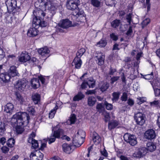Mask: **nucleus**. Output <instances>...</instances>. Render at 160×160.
<instances>
[{
    "instance_id": "37998d69",
    "label": "nucleus",
    "mask_w": 160,
    "mask_h": 160,
    "mask_svg": "<svg viewBox=\"0 0 160 160\" xmlns=\"http://www.w3.org/2000/svg\"><path fill=\"white\" fill-rule=\"evenodd\" d=\"M104 104L105 106L106 109L108 110H111L113 109V105L112 104L108 103L105 101L104 102Z\"/></svg>"
},
{
    "instance_id": "cd10ccee",
    "label": "nucleus",
    "mask_w": 160,
    "mask_h": 160,
    "mask_svg": "<svg viewBox=\"0 0 160 160\" xmlns=\"http://www.w3.org/2000/svg\"><path fill=\"white\" fill-rule=\"evenodd\" d=\"M88 85L89 88H93L95 86V80L92 78H90L85 80Z\"/></svg>"
},
{
    "instance_id": "69168bd1",
    "label": "nucleus",
    "mask_w": 160,
    "mask_h": 160,
    "mask_svg": "<svg viewBox=\"0 0 160 160\" xmlns=\"http://www.w3.org/2000/svg\"><path fill=\"white\" fill-rule=\"evenodd\" d=\"M111 38L113 39V40L116 41L118 39V37L115 35L114 33H112L110 35Z\"/></svg>"
},
{
    "instance_id": "58836bf2",
    "label": "nucleus",
    "mask_w": 160,
    "mask_h": 160,
    "mask_svg": "<svg viewBox=\"0 0 160 160\" xmlns=\"http://www.w3.org/2000/svg\"><path fill=\"white\" fill-rule=\"evenodd\" d=\"M98 112L99 113H102L105 110L104 107L102 103H99L97 105L96 108Z\"/></svg>"
},
{
    "instance_id": "49530a36",
    "label": "nucleus",
    "mask_w": 160,
    "mask_h": 160,
    "mask_svg": "<svg viewBox=\"0 0 160 160\" xmlns=\"http://www.w3.org/2000/svg\"><path fill=\"white\" fill-rule=\"evenodd\" d=\"M132 13H129V14H127L126 16V19L127 22L128 23V25H130L131 22H132Z\"/></svg>"
},
{
    "instance_id": "a878e982",
    "label": "nucleus",
    "mask_w": 160,
    "mask_h": 160,
    "mask_svg": "<svg viewBox=\"0 0 160 160\" xmlns=\"http://www.w3.org/2000/svg\"><path fill=\"white\" fill-rule=\"evenodd\" d=\"M156 147L154 143L152 142H149L147 144V149L148 151L150 152L154 151L156 149Z\"/></svg>"
},
{
    "instance_id": "680f3d73",
    "label": "nucleus",
    "mask_w": 160,
    "mask_h": 160,
    "mask_svg": "<svg viewBox=\"0 0 160 160\" xmlns=\"http://www.w3.org/2000/svg\"><path fill=\"white\" fill-rule=\"evenodd\" d=\"M129 26L128 30L126 33V35L128 36L131 35L132 32V26H131V24Z\"/></svg>"
},
{
    "instance_id": "338daca9",
    "label": "nucleus",
    "mask_w": 160,
    "mask_h": 160,
    "mask_svg": "<svg viewBox=\"0 0 160 160\" xmlns=\"http://www.w3.org/2000/svg\"><path fill=\"white\" fill-rule=\"evenodd\" d=\"M119 78L118 76H115L112 77L111 79V83L113 84L114 82L117 81Z\"/></svg>"
},
{
    "instance_id": "aec40b11",
    "label": "nucleus",
    "mask_w": 160,
    "mask_h": 160,
    "mask_svg": "<svg viewBox=\"0 0 160 160\" xmlns=\"http://www.w3.org/2000/svg\"><path fill=\"white\" fill-rule=\"evenodd\" d=\"M30 60V57L28 54L25 52L22 53L19 58V60L21 62H25Z\"/></svg>"
},
{
    "instance_id": "f3484780",
    "label": "nucleus",
    "mask_w": 160,
    "mask_h": 160,
    "mask_svg": "<svg viewBox=\"0 0 160 160\" xmlns=\"http://www.w3.org/2000/svg\"><path fill=\"white\" fill-rule=\"evenodd\" d=\"M74 10V12H73V14L74 15L82 18V19L81 20H83V22L86 21V15L84 14L83 10L81 9H78L77 8Z\"/></svg>"
},
{
    "instance_id": "c756f323",
    "label": "nucleus",
    "mask_w": 160,
    "mask_h": 160,
    "mask_svg": "<svg viewBox=\"0 0 160 160\" xmlns=\"http://www.w3.org/2000/svg\"><path fill=\"white\" fill-rule=\"evenodd\" d=\"M62 147L64 151L66 153H69L71 152V148L69 145L66 143H64L62 145Z\"/></svg>"
},
{
    "instance_id": "1a4fd4ad",
    "label": "nucleus",
    "mask_w": 160,
    "mask_h": 160,
    "mask_svg": "<svg viewBox=\"0 0 160 160\" xmlns=\"http://www.w3.org/2000/svg\"><path fill=\"white\" fill-rule=\"evenodd\" d=\"M43 157V154L39 150L32 152L30 155L31 160H42Z\"/></svg>"
},
{
    "instance_id": "39448f33",
    "label": "nucleus",
    "mask_w": 160,
    "mask_h": 160,
    "mask_svg": "<svg viewBox=\"0 0 160 160\" xmlns=\"http://www.w3.org/2000/svg\"><path fill=\"white\" fill-rule=\"evenodd\" d=\"M134 118L137 124L142 126L145 122L146 117L145 115L138 112L135 113Z\"/></svg>"
},
{
    "instance_id": "c9c22d12",
    "label": "nucleus",
    "mask_w": 160,
    "mask_h": 160,
    "mask_svg": "<svg viewBox=\"0 0 160 160\" xmlns=\"http://www.w3.org/2000/svg\"><path fill=\"white\" fill-rule=\"evenodd\" d=\"M120 93L118 92H116L113 93L112 95L113 98L112 100L113 102L117 101L119 98Z\"/></svg>"
},
{
    "instance_id": "4c0bfd02",
    "label": "nucleus",
    "mask_w": 160,
    "mask_h": 160,
    "mask_svg": "<svg viewBox=\"0 0 160 160\" xmlns=\"http://www.w3.org/2000/svg\"><path fill=\"white\" fill-rule=\"evenodd\" d=\"M85 52V50L84 48H81L76 53V57L80 58L82 56Z\"/></svg>"
},
{
    "instance_id": "0eeeda50",
    "label": "nucleus",
    "mask_w": 160,
    "mask_h": 160,
    "mask_svg": "<svg viewBox=\"0 0 160 160\" xmlns=\"http://www.w3.org/2000/svg\"><path fill=\"white\" fill-rule=\"evenodd\" d=\"M79 0H67L66 7L68 9L74 10L76 9L79 4Z\"/></svg>"
},
{
    "instance_id": "864d4df0",
    "label": "nucleus",
    "mask_w": 160,
    "mask_h": 160,
    "mask_svg": "<svg viewBox=\"0 0 160 160\" xmlns=\"http://www.w3.org/2000/svg\"><path fill=\"white\" fill-rule=\"evenodd\" d=\"M92 4L94 7H98L99 6L100 2L98 0H92Z\"/></svg>"
},
{
    "instance_id": "f704fd0d",
    "label": "nucleus",
    "mask_w": 160,
    "mask_h": 160,
    "mask_svg": "<svg viewBox=\"0 0 160 160\" xmlns=\"http://www.w3.org/2000/svg\"><path fill=\"white\" fill-rule=\"evenodd\" d=\"M84 97V95L81 92H79L78 94L76 95L73 98V100L74 101H78L81 100Z\"/></svg>"
},
{
    "instance_id": "de8ad7c7",
    "label": "nucleus",
    "mask_w": 160,
    "mask_h": 160,
    "mask_svg": "<svg viewBox=\"0 0 160 160\" xmlns=\"http://www.w3.org/2000/svg\"><path fill=\"white\" fill-rule=\"evenodd\" d=\"M5 131V125L4 123H1L0 126V135H3Z\"/></svg>"
},
{
    "instance_id": "20e7f679",
    "label": "nucleus",
    "mask_w": 160,
    "mask_h": 160,
    "mask_svg": "<svg viewBox=\"0 0 160 160\" xmlns=\"http://www.w3.org/2000/svg\"><path fill=\"white\" fill-rule=\"evenodd\" d=\"M17 2L16 0H8L6 2L7 9L9 12L15 13L19 9L17 6Z\"/></svg>"
},
{
    "instance_id": "9d476101",
    "label": "nucleus",
    "mask_w": 160,
    "mask_h": 160,
    "mask_svg": "<svg viewBox=\"0 0 160 160\" xmlns=\"http://www.w3.org/2000/svg\"><path fill=\"white\" fill-rule=\"evenodd\" d=\"M35 136V133L34 132H32L29 136L28 142L29 143L32 144V147L33 148H37L38 147V143L37 141L33 139Z\"/></svg>"
},
{
    "instance_id": "2f4dec72",
    "label": "nucleus",
    "mask_w": 160,
    "mask_h": 160,
    "mask_svg": "<svg viewBox=\"0 0 160 160\" xmlns=\"http://www.w3.org/2000/svg\"><path fill=\"white\" fill-rule=\"evenodd\" d=\"M96 98L92 97H89L88 99V104L90 106H93L96 102Z\"/></svg>"
},
{
    "instance_id": "09e8293b",
    "label": "nucleus",
    "mask_w": 160,
    "mask_h": 160,
    "mask_svg": "<svg viewBox=\"0 0 160 160\" xmlns=\"http://www.w3.org/2000/svg\"><path fill=\"white\" fill-rule=\"evenodd\" d=\"M109 84L108 83H105L103 84L100 88L102 92L105 91L109 87Z\"/></svg>"
},
{
    "instance_id": "4468645a",
    "label": "nucleus",
    "mask_w": 160,
    "mask_h": 160,
    "mask_svg": "<svg viewBox=\"0 0 160 160\" xmlns=\"http://www.w3.org/2000/svg\"><path fill=\"white\" fill-rule=\"evenodd\" d=\"M95 58L96 61L99 65L101 66L103 64L105 56L102 53L100 52L97 53Z\"/></svg>"
},
{
    "instance_id": "b1692460",
    "label": "nucleus",
    "mask_w": 160,
    "mask_h": 160,
    "mask_svg": "<svg viewBox=\"0 0 160 160\" xmlns=\"http://www.w3.org/2000/svg\"><path fill=\"white\" fill-rule=\"evenodd\" d=\"M31 84L32 87L34 89H36L40 86L39 79L33 78L31 80Z\"/></svg>"
},
{
    "instance_id": "473e14b6",
    "label": "nucleus",
    "mask_w": 160,
    "mask_h": 160,
    "mask_svg": "<svg viewBox=\"0 0 160 160\" xmlns=\"http://www.w3.org/2000/svg\"><path fill=\"white\" fill-rule=\"evenodd\" d=\"M33 101L35 104H37L40 100V96L39 94L35 93L32 96Z\"/></svg>"
},
{
    "instance_id": "bf43d9fd",
    "label": "nucleus",
    "mask_w": 160,
    "mask_h": 160,
    "mask_svg": "<svg viewBox=\"0 0 160 160\" xmlns=\"http://www.w3.org/2000/svg\"><path fill=\"white\" fill-rule=\"evenodd\" d=\"M153 77V74L152 72L150 74L146 75L144 76V78L146 79H150L152 78Z\"/></svg>"
},
{
    "instance_id": "e2e57ef3",
    "label": "nucleus",
    "mask_w": 160,
    "mask_h": 160,
    "mask_svg": "<svg viewBox=\"0 0 160 160\" xmlns=\"http://www.w3.org/2000/svg\"><path fill=\"white\" fill-rule=\"evenodd\" d=\"M102 114L104 117L105 118L108 120L109 118V113L107 111L105 110L102 112Z\"/></svg>"
},
{
    "instance_id": "393cba45",
    "label": "nucleus",
    "mask_w": 160,
    "mask_h": 160,
    "mask_svg": "<svg viewBox=\"0 0 160 160\" xmlns=\"http://www.w3.org/2000/svg\"><path fill=\"white\" fill-rule=\"evenodd\" d=\"M92 140L94 144H97L100 142L101 139L97 133L96 132H93V133Z\"/></svg>"
},
{
    "instance_id": "412c9836",
    "label": "nucleus",
    "mask_w": 160,
    "mask_h": 160,
    "mask_svg": "<svg viewBox=\"0 0 160 160\" xmlns=\"http://www.w3.org/2000/svg\"><path fill=\"white\" fill-rule=\"evenodd\" d=\"M49 2H48V9L50 11V12L53 15L55 13L56 9V6L51 2L52 0H47Z\"/></svg>"
},
{
    "instance_id": "ea45409f",
    "label": "nucleus",
    "mask_w": 160,
    "mask_h": 160,
    "mask_svg": "<svg viewBox=\"0 0 160 160\" xmlns=\"http://www.w3.org/2000/svg\"><path fill=\"white\" fill-rule=\"evenodd\" d=\"M120 22V20L116 19L111 22V26L114 28H116L119 26Z\"/></svg>"
},
{
    "instance_id": "f8f14e48",
    "label": "nucleus",
    "mask_w": 160,
    "mask_h": 160,
    "mask_svg": "<svg viewBox=\"0 0 160 160\" xmlns=\"http://www.w3.org/2000/svg\"><path fill=\"white\" fill-rule=\"evenodd\" d=\"M72 26V22L68 19H62L59 23V26L63 28L66 29Z\"/></svg>"
},
{
    "instance_id": "603ef678",
    "label": "nucleus",
    "mask_w": 160,
    "mask_h": 160,
    "mask_svg": "<svg viewBox=\"0 0 160 160\" xmlns=\"http://www.w3.org/2000/svg\"><path fill=\"white\" fill-rule=\"evenodd\" d=\"M27 111L31 115H34L35 113V110L32 106L29 107L27 109Z\"/></svg>"
},
{
    "instance_id": "e433bc0d",
    "label": "nucleus",
    "mask_w": 160,
    "mask_h": 160,
    "mask_svg": "<svg viewBox=\"0 0 160 160\" xmlns=\"http://www.w3.org/2000/svg\"><path fill=\"white\" fill-rule=\"evenodd\" d=\"M15 140L13 138H11L8 139L7 142V144L8 147H12L15 144Z\"/></svg>"
},
{
    "instance_id": "c85d7f7f",
    "label": "nucleus",
    "mask_w": 160,
    "mask_h": 160,
    "mask_svg": "<svg viewBox=\"0 0 160 160\" xmlns=\"http://www.w3.org/2000/svg\"><path fill=\"white\" fill-rule=\"evenodd\" d=\"M119 125V123L116 121H112L109 122L108 127L109 129L111 130L118 126Z\"/></svg>"
},
{
    "instance_id": "774afa93",
    "label": "nucleus",
    "mask_w": 160,
    "mask_h": 160,
    "mask_svg": "<svg viewBox=\"0 0 160 160\" xmlns=\"http://www.w3.org/2000/svg\"><path fill=\"white\" fill-rule=\"evenodd\" d=\"M154 93L155 96H160V88H156L154 89Z\"/></svg>"
},
{
    "instance_id": "4d7b16f0",
    "label": "nucleus",
    "mask_w": 160,
    "mask_h": 160,
    "mask_svg": "<svg viewBox=\"0 0 160 160\" xmlns=\"http://www.w3.org/2000/svg\"><path fill=\"white\" fill-rule=\"evenodd\" d=\"M150 22V20L149 18H146L142 22V27L148 25Z\"/></svg>"
},
{
    "instance_id": "72a5a7b5",
    "label": "nucleus",
    "mask_w": 160,
    "mask_h": 160,
    "mask_svg": "<svg viewBox=\"0 0 160 160\" xmlns=\"http://www.w3.org/2000/svg\"><path fill=\"white\" fill-rule=\"evenodd\" d=\"M107 44L106 40L103 39H101L100 41L97 43L96 45L98 47H104Z\"/></svg>"
},
{
    "instance_id": "f257e3e1",
    "label": "nucleus",
    "mask_w": 160,
    "mask_h": 160,
    "mask_svg": "<svg viewBox=\"0 0 160 160\" xmlns=\"http://www.w3.org/2000/svg\"><path fill=\"white\" fill-rule=\"evenodd\" d=\"M30 118L26 112H19L13 115L11 119V123L13 127H16V130L18 134H21L24 131L22 126L24 123L28 124Z\"/></svg>"
},
{
    "instance_id": "a18cd8bd",
    "label": "nucleus",
    "mask_w": 160,
    "mask_h": 160,
    "mask_svg": "<svg viewBox=\"0 0 160 160\" xmlns=\"http://www.w3.org/2000/svg\"><path fill=\"white\" fill-rule=\"evenodd\" d=\"M150 105L152 107H158L160 105V100H154V101L150 102Z\"/></svg>"
},
{
    "instance_id": "a19ab883",
    "label": "nucleus",
    "mask_w": 160,
    "mask_h": 160,
    "mask_svg": "<svg viewBox=\"0 0 160 160\" xmlns=\"http://www.w3.org/2000/svg\"><path fill=\"white\" fill-rule=\"evenodd\" d=\"M16 99L18 100L21 103H23L25 102V99L22 97L19 93H16Z\"/></svg>"
},
{
    "instance_id": "f03ea898",
    "label": "nucleus",
    "mask_w": 160,
    "mask_h": 160,
    "mask_svg": "<svg viewBox=\"0 0 160 160\" xmlns=\"http://www.w3.org/2000/svg\"><path fill=\"white\" fill-rule=\"evenodd\" d=\"M44 10L42 9H36L33 11V14L35 18L33 19V26L37 27H44L47 26V23L42 18L45 15Z\"/></svg>"
},
{
    "instance_id": "5701e85b",
    "label": "nucleus",
    "mask_w": 160,
    "mask_h": 160,
    "mask_svg": "<svg viewBox=\"0 0 160 160\" xmlns=\"http://www.w3.org/2000/svg\"><path fill=\"white\" fill-rule=\"evenodd\" d=\"M8 72H4L1 75L0 78L3 82H8L10 80L11 78Z\"/></svg>"
},
{
    "instance_id": "052dcab7",
    "label": "nucleus",
    "mask_w": 160,
    "mask_h": 160,
    "mask_svg": "<svg viewBox=\"0 0 160 160\" xmlns=\"http://www.w3.org/2000/svg\"><path fill=\"white\" fill-rule=\"evenodd\" d=\"M101 153L105 157H107L108 156V153L106 150L104 148L103 150H101Z\"/></svg>"
},
{
    "instance_id": "423d86ee",
    "label": "nucleus",
    "mask_w": 160,
    "mask_h": 160,
    "mask_svg": "<svg viewBox=\"0 0 160 160\" xmlns=\"http://www.w3.org/2000/svg\"><path fill=\"white\" fill-rule=\"evenodd\" d=\"M124 140L132 146H134L137 142L136 136L128 133H125L123 136Z\"/></svg>"
},
{
    "instance_id": "6e6d98bb",
    "label": "nucleus",
    "mask_w": 160,
    "mask_h": 160,
    "mask_svg": "<svg viewBox=\"0 0 160 160\" xmlns=\"http://www.w3.org/2000/svg\"><path fill=\"white\" fill-rule=\"evenodd\" d=\"M56 137L53 135H51L49 138H48V142L49 144L54 142L56 139Z\"/></svg>"
},
{
    "instance_id": "3c124183",
    "label": "nucleus",
    "mask_w": 160,
    "mask_h": 160,
    "mask_svg": "<svg viewBox=\"0 0 160 160\" xmlns=\"http://www.w3.org/2000/svg\"><path fill=\"white\" fill-rule=\"evenodd\" d=\"M106 4L108 6H115V0H105Z\"/></svg>"
},
{
    "instance_id": "8fccbe9b",
    "label": "nucleus",
    "mask_w": 160,
    "mask_h": 160,
    "mask_svg": "<svg viewBox=\"0 0 160 160\" xmlns=\"http://www.w3.org/2000/svg\"><path fill=\"white\" fill-rule=\"evenodd\" d=\"M76 117L74 114H72L70 118L69 121L70 122V124H74L76 121Z\"/></svg>"
},
{
    "instance_id": "6e6552de",
    "label": "nucleus",
    "mask_w": 160,
    "mask_h": 160,
    "mask_svg": "<svg viewBox=\"0 0 160 160\" xmlns=\"http://www.w3.org/2000/svg\"><path fill=\"white\" fill-rule=\"evenodd\" d=\"M26 85L25 80L20 79L16 82L14 84V86L16 89L22 91L24 90Z\"/></svg>"
},
{
    "instance_id": "5fc2aeb1",
    "label": "nucleus",
    "mask_w": 160,
    "mask_h": 160,
    "mask_svg": "<svg viewBox=\"0 0 160 160\" xmlns=\"http://www.w3.org/2000/svg\"><path fill=\"white\" fill-rule=\"evenodd\" d=\"M128 94L126 92L123 93L122 96L121 97V99L122 101L125 102L128 100Z\"/></svg>"
},
{
    "instance_id": "79ce46f5",
    "label": "nucleus",
    "mask_w": 160,
    "mask_h": 160,
    "mask_svg": "<svg viewBox=\"0 0 160 160\" xmlns=\"http://www.w3.org/2000/svg\"><path fill=\"white\" fill-rule=\"evenodd\" d=\"M57 109V107H56L50 111L49 115V118H52L54 117L55 114L56 112V110Z\"/></svg>"
},
{
    "instance_id": "ddd939ff",
    "label": "nucleus",
    "mask_w": 160,
    "mask_h": 160,
    "mask_svg": "<svg viewBox=\"0 0 160 160\" xmlns=\"http://www.w3.org/2000/svg\"><path fill=\"white\" fill-rule=\"evenodd\" d=\"M156 136L155 131L152 129L147 130L144 134L145 138L150 140L154 139Z\"/></svg>"
},
{
    "instance_id": "6ab92c4d",
    "label": "nucleus",
    "mask_w": 160,
    "mask_h": 160,
    "mask_svg": "<svg viewBox=\"0 0 160 160\" xmlns=\"http://www.w3.org/2000/svg\"><path fill=\"white\" fill-rule=\"evenodd\" d=\"M82 64V61L80 58L75 57L72 62V65L74 66L76 68L79 69Z\"/></svg>"
},
{
    "instance_id": "dca6fc26",
    "label": "nucleus",
    "mask_w": 160,
    "mask_h": 160,
    "mask_svg": "<svg viewBox=\"0 0 160 160\" xmlns=\"http://www.w3.org/2000/svg\"><path fill=\"white\" fill-rule=\"evenodd\" d=\"M38 27H37L36 26H33L32 24V27L30 28L27 32V35L30 37H34L37 36L38 33V30L37 28Z\"/></svg>"
},
{
    "instance_id": "13d9d810",
    "label": "nucleus",
    "mask_w": 160,
    "mask_h": 160,
    "mask_svg": "<svg viewBox=\"0 0 160 160\" xmlns=\"http://www.w3.org/2000/svg\"><path fill=\"white\" fill-rule=\"evenodd\" d=\"M5 52L0 47V61L5 57Z\"/></svg>"
},
{
    "instance_id": "9b49d317",
    "label": "nucleus",
    "mask_w": 160,
    "mask_h": 160,
    "mask_svg": "<svg viewBox=\"0 0 160 160\" xmlns=\"http://www.w3.org/2000/svg\"><path fill=\"white\" fill-rule=\"evenodd\" d=\"M146 153V150L145 148H141L136 151L133 154V156L135 158H139L142 157Z\"/></svg>"
},
{
    "instance_id": "c03bdc74",
    "label": "nucleus",
    "mask_w": 160,
    "mask_h": 160,
    "mask_svg": "<svg viewBox=\"0 0 160 160\" xmlns=\"http://www.w3.org/2000/svg\"><path fill=\"white\" fill-rule=\"evenodd\" d=\"M151 83L152 86L154 91V89H156V88H155L157 87H158L159 85V82L156 80H154L152 82L151 81Z\"/></svg>"
},
{
    "instance_id": "0e129e2a",
    "label": "nucleus",
    "mask_w": 160,
    "mask_h": 160,
    "mask_svg": "<svg viewBox=\"0 0 160 160\" xmlns=\"http://www.w3.org/2000/svg\"><path fill=\"white\" fill-rule=\"evenodd\" d=\"M127 103L129 106H132L134 105V102L132 99L129 98L127 100Z\"/></svg>"
},
{
    "instance_id": "2eb2a0df",
    "label": "nucleus",
    "mask_w": 160,
    "mask_h": 160,
    "mask_svg": "<svg viewBox=\"0 0 160 160\" xmlns=\"http://www.w3.org/2000/svg\"><path fill=\"white\" fill-rule=\"evenodd\" d=\"M48 2H46L42 0H38L35 4V7L39 9L46 10Z\"/></svg>"
},
{
    "instance_id": "a211bd4d",
    "label": "nucleus",
    "mask_w": 160,
    "mask_h": 160,
    "mask_svg": "<svg viewBox=\"0 0 160 160\" xmlns=\"http://www.w3.org/2000/svg\"><path fill=\"white\" fill-rule=\"evenodd\" d=\"M10 78L16 76H19V74L17 70L16 67L14 66L10 67V69L8 71Z\"/></svg>"
},
{
    "instance_id": "7c9ffc66",
    "label": "nucleus",
    "mask_w": 160,
    "mask_h": 160,
    "mask_svg": "<svg viewBox=\"0 0 160 160\" xmlns=\"http://www.w3.org/2000/svg\"><path fill=\"white\" fill-rule=\"evenodd\" d=\"M63 133V130L61 129H59L57 131L54 132L53 135L56 138H59L60 136Z\"/></svg>"
},
{
    "instance_id": "7ed1b4c3",
    "label": "nucleus",
    "mask_w": 160,
    "mask_h": 160,
    "mask_svg": "<svg viewBox=\"0 0 160 160\" xmlns=\"http://www.w3.org/2000/svg\"><path fill=\"white\" fill-rule=\"evenodd\" d=\"M85 132L79 130L73 138L72 143L73 145L76 147H79L84 142V138L83 137L85 136Z\"/></svg>"
},
{
    "instance_id": "bb28decb",
    "label": "nucleus",
    "mask_w": 160,
    "mask_h": 160,
    "mask_svg": "<svg viewBox=\"0 0 160 160\" xmlns=\"http://www.w3.org/2000/svg\"><path fill=\"white\" fill-rule=\"evenodd\" d=\"M38 52L39 54L42 56H45L48 54L50 51L47 47H44L43 48H42L39 49Z\"/></svg>"
},
{
    "instance_id": "4be33fe9",
    "label": "nucleus",
    "mask_w": 160,
    "mask_h": 160,
    "mask_svg": "<svg viewBox=\"0 0 160 160\" xmlns=\"http://www.w3.org/2000/svg\"><path fill=\"white\" fill-rule=\"evenodd\" d=\"M4 110L7 113L12 114L14 110L13 105L11 103H8L5 106Z\"/></svg>"
}]
</instances>
